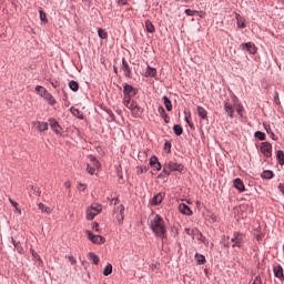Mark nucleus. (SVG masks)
<instances>
[{"mask_svg": "<svg viewBox=\"0 0 284 284\" xmlns=\"http://www.w3.org/2000/svg\"><path fill=\"white\" fill-rule=\"evenodd\" d=\"M197 115H199L200 119H202L203 121H209V119H207V110H205V108H203V106H197Z\"/></svg>", "mask_w": 284, "mask_h": 284, "instance_id": "nucleus-20", "label": "nucleus"}, {"mask_svg": "<svg viewBox=\"0 0 284 284\" xmlns=\"http://www.w3.org/2000/svg\"><path fill=\"white\" fill-rule=\"evenodd\" d=\"M195 260L197 265H205V256L201 254H195Z\"/></svg>", "mask_w": 284, "mask_h": 284, "instance_id": "nucleus-35", "label": "nucleus"}, {"mask_svg": "<svg viewBox=\"0 0 284 284\" xmlns=\"http://www.w3.org/2000/svg\"><path fill=\"white\" fill-rule=\"evenodd\" d=\"M158 112H159V114H160L161 118H163V116H165V114H168V113L165 112V108H163V106H159V108H158Z\"/></svg>", "mask_w": 284, "mask_h": 284, "instance_id": "nucleus-50", "label": "nucleus"}, {"mask_svg": "<svg viewBox=\"0 0 284 284\" xmlns=\"http://www.w3.org/2000/svg\"><path fill=\"white\" fill-rule=\"evenodd\" d=\"M40 97L44 98L45 101H48L49 105H57V100L52 95V93H49L48 90H44V93H40Z\"/></svg>", "mask_w": 284, "mask_h": 284, "instance_id": "nucleus-11", "label": "nucleus"}, {"mask_svg": "<svg viewBox=\"0 0 284 284\" xmlns=\"http://www.w3.org/2000/svg\"><path fill=\"white\" fill-rule=\"evenodd\" d=\"M173 132L175 136H181V134H183V126H181V124H175L173 126Z\"/></svg>", "mask_w": 284, "mask_h": 284, "instance_id": "nucleus-33", "label": "nucleus"}, {"mask_svg": "<svg viewBox=\"0 0 284 284\" xmlns=\"http://www.w3.org/2000/svg\"><path fill=\"white\" fill-rule=\"evenodd\" d=\"M145 77H156V68L148 65L145 70Z\"/></svg>", "mask_w": 284, "mask_h": 284, "instance_id": "nucleus-27", "label": "nucleus"}, {"mask_svg": "<svg viewBox=\"0 0 284 284\" xmlns=\"http://www.w3.org/2000/svg\"><path fill=\"white\" fill-rule=\"evenodd\" d=\"M235 19L237 21V28L241 30L247 28V24H245V18H243L241 13H236Z\"/></svg>", "mask_w": 284, "mask_h": 284, "instance_id": "nucleus-17", "label": "nucleus"}, {"mask_svg": "<svg viewBox=\"0 0 284 284\" xmlns=\"http://www.w3.org/2000/svg\"><path fill=\"white\" fill-rule=\"evenodd\" d=\"M184 13L186 14V17H196V14H199V11L192 10V9H185Z\"/></svg>", "mask_w": 284, "mask_h": 284, "instance_id": "nucleus-39", "label": "nucleus"}, {"mask_svg": "<svg viewBox=\"0 0 284 284\" xmlns=\"http://www.w3.org/2000/svg\"><path fill=\"white\" fill-rule=\"evenodd\" d=\"M168 168H169L170 172H180V174H183V170H185L183 164L176 163V162H172V161H170L168 163Z\"/></svg>", "mask_w": 284, "mask_h": 284, "instance_id": "nucleus-7", "label": "nucleus"}, {"mask_svg": "<svg viewBox=\"0 0 284 284\" xmlns=\"http://www.w3.org/2000/svg\"><path fill=\"white\" fill-rule=\"evenodd\" d=\"M273 99L276 105H281V98L278 97V91H274Z\"/></svg>", "mask_w": 284, "mask_h": 284, "instance_id": "nucleus-46", "label": "nucleus"}, {"mask_svg": "<svg viewBox=\"0 0 284 284\" xmlns=\"http://www.w3.org/2000/svg\"><path fill=\"white\" fill-rule=\"evenodd\" d=\"M145 172H148V168L146 166H140L139 168V171H138L139 174H143Z\"/></svg>", "mask_w": 284, "mask_h": 284, "instance_id": "nucleus-55", "label": "nucleus"}, {"mask_svg": "<svg viewBox=\"0 0 284 284\" xmlns=\"http://www.w3.org/2000/svg\"><path fill=\"white\" fill-rule=\"evenodd\" d=\"M275 174L272 170H265L261 174V179H264L266 181H271V179H274Z\"/></svg>", "mask_w": 284, "mask_h": 284, "instance_id": "nucleus-21", "label": "nucleus"}, {"mask_svg": "<svg viewBox=\"0 0 284 284\" xmlns=\"http://www.w3.org/2000/svg\"><path fill=\"white\" fill-rule=\"evenodd\" d=\"M12 244H13V247L19 250V242L14 241V239H12Z\"/></svg>", "mask_w": 284, "mask_h": 284, "instance_id": "nucleus-63", "label": "nucleus"}, {"mask_svg": "<svg viewBox=\"0 0 284 284\" xmlns=\"http://www.w3.org/2000/svg\"><path fill=\"white\" fill-rule=\"evenodd\" d=\"M37 130H39V132H45V130H48V122H37Z\"/></svg>", "mask_w": 284, "mask_h": 284, "instance_id": "nucleus-31", "label": "nucleus"}, {"mask_svg": "<svg viewBox=\"0 0 284 284\" xmlns=\"http://www.w3.org/2000/svg\"><path fill=\"white\" fill-rule=\"evenodd\" d=\"M104 276H110L112 274V264H108L103 271Z\"/></svg>", "mask_w": 284, "mask_h": 284, "instance_id": "nucleus-44", "label": "nucleus"}, {"mask_svg": "<svg viewBox=\"0 0 284 284\" xmlns=\"http://www.w3.org/2000/svg\"><path fill=\"white\" fill-rule=\"evenodd\" d=\"M270 138L272 139V141H278V136H276V134H274V132H270Z\"/></svg>", "mask_w": 284, "mask_h": 284, "instance_id": "nucleus-56", "label": "nucleus"}, {"mask_svg": "<svg viewBox=\"0 0 284 284\" xmlns=\"http://www.w3.org/2000/svg\"><path fill=\"white\" fill-rule=\"evenodd\" d=\"M123 105H125V108H128V110H133L136 106H139V103L136 102V100L131 99H123Z\"/></svg>", "mask_w": 284, "mask_h": 284, "instance_id": "nucleus-13", "label": "nucleus"}, {"mask_svg": "<svg viewBox=\"0 0 284 284\" xmlns=\"http://www.w3.org/2000/svg\"><path fill=\"white\" fill-rule=\"evenodd\" d=\"M162 101H163L168 112H172V101L170 100V98H168V95H163Z\"/></svg>", "mask_w": 284, "mask_h": 284, "instance_id": "nucleus-22", "label": "nucleus"}, {"mask_svg": "<svg viewBox=\"0 0 284 284\" xmlns=\"http://www.w3.org/2000/svg\"><path fill=\"white\" fill-rule=\"evenodd\" d=\"M224 112L229 114L230 119H234V106L229 102H224Z\"/></svg>", "mask_w": 284, "mask_h": 284, "instance_id": "nucleus-18", "label": "nucleus"}, {"mask_svg": "<svg viewBox=\"0 0 284 284\" xmlns=\"http://www.w3.org/2000/svg\"><path fill=\"white\" fill-rule=\"evenodd\" d=\"M255 139H258V141H265L266 135L263 131H256L254 133Z\"/></svg>", "mask_w": 284, "mask_h": 284, "instance_id": "nucleus-34", "label": "nucleus"}, {"mask_svg": "<svg viewBox=\"0 0 284 284\" xmlns=\"http://www.w3.org/2000/svg\"><path fill=\"white\" fill-rule=\"evenodd\" d=\"M88 210H91L95 214H101V212L103 211V206H101V204H94L89 206Z\"/></svg>", "mask_w": 284, "mask_h": 284, "instance_id": "nucleus-26", "label": "nucleus"}, {"mask_svg": "<svg viewBox=\"0 0 284 284\" xmlns=\"http://www.w3.org/2000/svg\"><path fill=\"white\" fill-rule=\"evenodd\" d=\"M150 165H151V168H154V165H158V163H160L159 162V158H156V155H152L151 158H150Z\"/></svg>", "mask_w": 284, "mask_h": 284, "instance_id": "nucleus-42", "label": "nucleus"}, {"mask_svg": "<svg viewBox=\"0 0 284 284\" xmlns=\"http://www.w3.org/2000/svg\"><path fill=\"white\" fill-rule=\"evenodd\" d=\"M119 210V214L120 215H116V221L121 224L123 223L124 219H125V206L123 204L120 205V207H118Z\"/></svg>", "mask_w": 284, "mask_h": 284, "instance_id": "nucleus-19", "label": "nucleus"}, {"mask_svg": "<svg viewBox=\"0 0 284 284\" xmlns=\"http://www.w3.org/2000/svg\"><path fill=\"white\" fill-rule=\"evenodd\" d=\"M49 124H50L51 130L55 134H61V130H63V128H61V124H59V121H57V119L50 118L49 119Z\"/></svg>", "mask_w": 284, "mask_h": 284, "instance_id": "nucleus-8", "label": "nucleus"}, {"mask_svg": "<svg viewBox=\"0 0 284 284\" xmlns=\"http://www.w3.org/2000/svg\"><path fill=\"white\" fill-rule=\"evenodd\" d=\"M87 172L91 176H94V172H97V169L94 166L90 165V164H87Z\"/></svg>", "mask_w": 284, "mask_h": 284, "instance_id": "nucleus-45", "label": "nucleus"}, {"mask_svg": "<svg viewBox=\"0 0 284 284\" xmlns=\"http://www.w3.org/2000/svg\"><path fill=\"white\" fill-rule=\"evenodd\" d=\"M260 152L264 154L265 159H270L272 156V143L270 142H262L260 146Z\"/></svg>", "mask_w": 284, "mask_h": 284, "instance_id": "nucleus-5", "label": "nucleus"}, {"mask_svg": "<svg viewBox=\"0 0 284 284\" xmlns=\"http://www.w3.org/2000/svg\"><path fill=\"white\" fill-rule=\"evenodd\" d=\"M106 121H109V123H112V122L116 121V118L114 116V113H110Z\"/></svg>", "mask_w": 284, "mask_h": 284, "instance_id": "nucleus-53", "label": "nucleus"}, {"mask_svg": "<svg viewBox=\"0 0 284 284\" xmlns=\"http://www.w3.org/2000/svg\"><path fill=\"white\" fill-rule=\"evenodd\" d=\"M99 213L92 211V209H87V221H94V216H98Z\"/></svg>", "mask_w": 284, "mask_h": 284, "instance_id": "nucleus-28", "label": "nucleus"}, {"mask_svg": "<svg viewBox=\"0 0 284 284\" xmlns=\"http://www.w3.org/2000/svg\"><path fill=\"white\" fill-rule=\"evenodd\" d=\"M89 260L94 263V265H99V256H97L94 253H89Z\"/></svg>", "mask_w": 284, "mask_h": 284, "instance_id": "nucleus-41", "label": "nucleus"}, {"mask_svg": "<svg viewBox=\"0 0 284 284\" xmlns=\"http://www.w3.org/2000/svg\"><path fill=\"white\" fill-rule=\"evenodd\" d=\"M192 239H201V231L199 229H191Z\"/></svg>", "mask_w": 284, "mask_h": 284, "instance_id": "nucleus-37", "label": "nucleus"}, {"mask_svg": "<svg viewBox=\"0 0 284 284\" xmlns=\"http://www.w3.org/2000/svg\"><path fill=\"white\" fill-rule=\"evenodd\" d=\"M151 168H153V170H156V172H160V170L162 168L161 162Z\"/></svg>", "mask_w": 284, "mask_h": 284, "instance_id": "nucleus-58", "label": "nucleus"}, {"mask_svg": "<svg viewBox=\"0 0 284 284\" xmlns=\"http://www.w3.org/2000/svg\"><path fill=\"white\" fill-rule=\"evenodd\" d=\"M38 209L41 210V212H43L44 214H52V209L49 206H45V204L41 202L38 204Z\"/></svg>", "mask_w": 284, "mask_h": 284, "instance_id": "nucleus-25", "label": "nucleus"}, {"mask_svg": "<svg viewBox=\"0 0 284 284\" xmlns=\"http://www.w3.org/2000/svg\"><path fill=\"white\" fill-rule=\"evenodd\" d=\"M98 37L100 39H108V33H106L105 29L99 28L98 29Z\"/></svg>", "mask_w": 284, "mask_h": 284, "instance_id": "nucleus-38", "label": "nucleus"}, {"mask_svg": "<svg viewBox=\"0 0 284 284\" xmlns=\"http://www.w3.org/2000/svg\"><path fill=\"white\" fill-rule=\"evenodd\" d=\"M165 199V193L160 192L156 195L153 196V199L150 200V205L159 206L161 203H163V200Z\"/></svg>", "mask_w": 284, "mask_h": 284, "instance_id": "nucleus-9", "label": "nucleus"}, {"mask_svg": "<svg viewBox=\"0 0 284 284\" xmlns=\"http://www.w3.org/2000/svg\"><path fill=\"white\" fill-rule=\"evenodd\" d=\"M88 159L91 161L92 168H94L95 170H99V168H101V162H99V160H97V156L89 155Z\"/></svg>", "mask_w": 284, "mask_h": 284, "instance_id": "nucleus-23", "label": "nucleus"}, {"mask_svg": "<svg viewBox=\"0 0 284 284\" xmlns=\"http://www.w3.org/2000/svg\"><path fill=\"white\" fill-rule=\"evenodd\" d=\"M264 128H265L267 134H270L272 132V128L270 125L264 124Z\"/></svg>", "mask_w": 284, "mask_h": 284, "instance_id": "nucleus-62", "label": "nucleus"}, {"mask_svg": "<svg viewBox=\"0 0 284 284\" xmlns=\"http://www.w3.org/2000/svg\"><path fill=\"white\" fill-rule=\"evenodd\" d=\"M45 90H48V89H45L44 87H41V85H37V87H36V92H37V94H39L40 97H41V94H44V93H45Z\"/></svg>", "mask_w": 284, "mask_h": 284, "instance_id": "nucleus-47", "label": "nucleus"}, {"mask_svg": "<svg viewBox=\"0 0 284 284\" xmlns=\"http://www.w3.org/2000/svg\"><path fill=\"white\" fill-rule=\"evenodd\" d=\"M164 123H170V115H168V113H165L163 116H162Z\"/></svg>", "mask_w": 284, "mask_h": 284, "instance_id": "nucleus-57", "label": "nucleus"}, {"mask_svg": "<svg viewBox=\"0 0 284 284\" xmlns=\"http://www.w3.org/2000/svg\"><path fill=\"white\" fill-rule=\"evenodd\" d=\"M240 50L248 52V54H256L258 49L253 42H244L240 44Z\"/></svg>", "mask_w": 284, "mask_h": 284, "instance_id": "nucleus-3", "label": "nucleus"}, {"mask_svg": "<svg viewBox=\"0 0 284 284\" xmlns=\"http://www.w3.org/2000/svg\"><path fill=\"white\" fill-rule=\"evenodd\" d=\"M29 187L37 194L38 196H41V187L34 186L32 184H29Z\"/></svg>", "mask_w": 284, "mask_h": 284, "instance_id": "nucleus-43", "label": "nucleus"}, {"mask_svg": "<svg viewBox=\"0 0 284 284\" xmlns=\"http://www.w3.org/2000/svg\"><path fill=\"white\" fill-rule=\"evenodd\" d=\"M232 247H242L243 241H245V234L243 233H234V237H232Z\"/></svg>", "mask_w": 284, "mask_h": 284, "instance_id": "nucleus-4", "label": "nucleus"}, {"mask_svg": "<svg viewBox=\"0 0 284 284\" xmlns=\"http://www.w3.org/2000/svg\"><path fill=\"white\" fill-rule=\"evenodd\" d=\"M69 88L72 92H79V82H77L75 80H71L69 82Z\"/></svg>", "mask_w": 284, "mask_h": 284, "instance_id": "nucleus-30", "label": "nucleus"}, {"mask_svg": "<svg viewBox=\"0 0 284 284\" xmlns=\"http://www.w3.org/2000/svg\"><path fill=\"white\" fill-rule=\"evenodd\" d=\"M184 115H185L184 121L187 123L189 128H190L191 130H195L194 123H192V122L190 121V116H191L190 112L187 113V111H184Z\"/></svg>", "mask_w": 284, "mask_h": 284, "instance_id": "nucleus-32", "label": "nucleus"}, {"mask_svg": "<svg viewBox=\"0 0 284 284\" xmlns=\"http://www.w3.org/2000/svg\"><path fill=\"white\" fill-rule=\"evenodd\" d=\"M234 189L237 190V192L243 193L245 192V183H243V180L241 178H236L233 181Z\"/></svg>", "mask_w": 284, "mask_h": 284, "instance_id": "nucleus-12", "label": "nucleus"}, {"mask_svg": "<svg viewBox=\"0 0 284 284\" xmlns=\"http://www.w3.org/2000/svg\"><path fill=\"white\" fill-rule=\"evenodd\" d=\"M123 99H132L133 97H136L139 94V89L134 88L132 84L124 83L123 84Z\"/></svg>", "mask_w": 284, "mask_h": 284, "instance_id": "nucleus-2", "label": "nucleus"}, {"mask_svg": "<svg viewBox=\"0 0 284 284\" xmlns=\"http://www.w3.org/2000/svg\"><path fill=\"white\" fill-rule=\"evenodd\" d=\"M88 239L91 243H95L97 245H101L105 239L101 235H94L91 231H87Z\"/></svg>", "mask_w": 284, "mask_h": 284, "instance_id": "nucleus-10", "label": "nucleus"}, {"mask_svg": "<svg viewBox=\"0 0 284 284\" xmlns=\"http://www.w3.org/2000/svg\"><path fill=\"white\" fill-rule=\"evenodd\" d=\"M88 187V184H85V183H78V190L80 191V192H85V189Z\"/></svg>", "mask_w": 284, "mask_h": 284, "instance_id": "nucleus-48", "label": "nucleus"}, {"mask_svg": "<svg viewBox=\"0 0 284 284\" xmlns=\"http://www.w3.org/2000/svg\"><path fill=\"white\" fill-rule=\"evenodd\" d=\"M9 203H11L12 207H14V210H16V212H18V214H21V209H19V203H17L12 199H9Z\"/></svg>", "mask_w": 284, "mask_h": 284, "instance_id": "nucleus-40", "label": "nucleus"}, {"mask_svg": "<svg viewBox=\"0 0 284 284\" xmlns=\"http://www.w3.org/2000/svg\"><path fill=\"white\" fill-rule=\"evenodd\" d=\"M276 160L280 165H284V151L278 150L276 153Z\"/></svg>", "mask_w": 284, "mask_h": 284, "instance_id": "nucleus-29", "label": "nucleus"}, {"mask_svg": "<svg viewBox=\"0 0 284 284\" xmlns=\"http://www.w3.org/2000/svg\"><path fill=\"white\" fill-rule=\"evenodd\" d=\"M150 230L155 234L156 239L168 241V229L165 227V220L159 214H152L148 221Z\"/></svg>", "mask_w": 284, "mask_h": 284, "instance_id": "nucleus-1", "label": "nucleus"}, {"mask_svg": "<svg viewBox=\"0 0 284 284\" xmlns=\"http://www.w3.org/2000/svg\"><path fill=\"white\" fill-rule=\"evenodd\" d=\"M164 150H168V152H172V143L170 141H165Z\"/></svg>", "mask_w": 284, "mask_h": 284, "instance_id": "nucleus-51", "label": "nucleus"}, {"mask_svg": "<svg viewBox=\"0 0 284 284\" xmlns=\"http://www.w3.org/2000/svg\"><path fill=\"white\" fill-rule=\"evenodd\" d=\"M51 85H52V88L58 89L59 88V81H51Z\"/></svg>", "mask_w": 284, "mask_h": 284, "instance_id": "nucleus-60", "label": "nucleus"}, {"mask_svg": "<svg viewBox=\"0 0 284 284\" xmlns=\"http://www.w3.org/2000/svg\"><path fill=\"white\" fill-rule=\"evenodd\" d=\"M274 276L276 278H280V281H284V274H283V266L281 265H275L273 267Z\"/></svg>", "mask_w": 284, "mask_h": 284, "instance_id": "nucleus-15", "label": "nucleus"}, {"mask_svg": "<svg viewBox=\"0 0 284 284\" xmlns=\"http://www.w3.org/2000/svg\"><path fill=\"white\" fill-rule=\"evenodd\" d=\"M131 114L133 119H141V116H143V108L138 105L134 109H131Z\"/></svg>", "mask_w": 284, "mask_h": 284, "instance_id": "nucleus-16", "label": "nucleus"}, {"mask_svg": "<svg viewBox=\"0 0 284 284\" xmlns=\"http://www.w3.org/2000/svg\"><path fill=\"white\" fill-rule=\"evenodd\" d=\"M179 210L181 212V214H184L185 216H192V209H190V206L185 203H181L179 205Z\"/></svg>", "mask_w": 284, "mask_h": 284, "instance_id": "nucleus-14", "label": "nucleus"}, {"mask_svg": "<svg viewBox=\"0 0 284 284\" xmlns=\"http://www.w3.org/2000/svg\"><path fill=\"white\" fill-rule=\"evenodd\" d=\"M171 236L175 239V236H179V230L175 229V226L171 227Z\"/></svg>", "mask_w": 284, "mask_h": 284, "instance_id": "nucleus-52", "label": "nucleus"}, {"mask_svg": "<svg viewBox=\"0 0 284 284\" xmlns=\"http://www.w3.org/2000/svg\"><path fill=\"white\" fill-rule=\"evenodd\" d=\"M121 70L124 72V77L126 79H132V69L130 68V64L128 63L125 58H122Z\"/></svg>", "mask_w": 284, "mask_h": 284, "instance_id": "nucleus-6", "label": "nucleus"}, {"mask_svg": "<svg viewBox=\"0 0 284 284\" xmlns=\"http://www.w3.org/2000/svg\"><path fill=\"white\" fill-rule=\"evenodd\" d=\"M92 230L99 232V224L97 222L93 223Z\"/></svg>", "mask_w": 284, "mask_h": 284, "instance_id": "nucleus-61", "label": "nucleus"}, {"mask_svg": "<svg viewBox=\"0 0 284 284\" xmlns=\"http://www.w3.org/2000/svg\"><path fill=\"white\" fill-rule=\"evenodd\" d=\"M145 28L146 32H149L150 34H154V32H156V28H154V24L150 20L145 21Z\"/></svg>", "mask_w": 284, "mask_h": 284, "instance_id": "nucleus-24", "label": "nucleus"}, {"mask_svg": "<svg viewBox=\"0 0 284 284\" xmlns=\"http://www.w3.org/2000/svg\"><path fill=\"white\" fill-rule=\"evenodd\" d=\"M39 14H40V21H42V23H48V16L44 13L43 9H39Z\"/></svg>", "mask_w": 284, "mask_h": 284, "instance_id": "nucleus-36", "label": "nucleus"}, {"mask_svg": "<svg viewBox=\"0 0 284 284\" xmlns=\"http://www.w3.org/2000/svg\"><path fill=\"white\" fill-rule=\"evenodd\" d=\"M119 6H128V0H118Z\"/></svg>", "mask_w": 284, "mask_h": 284, "instance_id": "nucleus-59", "label": "nucleus"}, {"mask_svg": "<svg viewBox=\"0 0 284 284\" xmlns=\"http://www.w3.org/2000/svg\"><path fill=\"white\" fill-rule=\"evenodd\" d=\"M68 258H69V262L71 263V265H75L77 264V258H74V256L69 255Z\"/></svg>", "mask_w": 284, "mask_h": 284, "instance_id": "nucleus-54", "label": "nucleus"}, {"mask_svg": "<svg viewBox=\"0 0 284 284\" xmlns=\"http://www.w3.org/2000/svg\"><path fill=\"white\" fill-rule=\"evenodd\" d=\"M253 284H263V283L261 282V277L255 278L254 282H253Z\"/></svg>", "mask_w": 284, "mask_h": 284, "instance_id": "nucleus-64", "label": "nucleus"}, {"mask_svg": "<svg viewBox=\"0 0 284 284\" xmlns=\"http://www.w3.org/2000/svg\"><path fill=\"white\" fill-rule=\"evenodd\" d=\"M171 173L172 171H169L168 169H163L162 173L159 174V179H163V174H165V176H170Z\"/></svg>", "mask_w": 284, "mask_h": 284, "instance_id": "nucleus-49", "label": "nucleus"}]
</instances>
